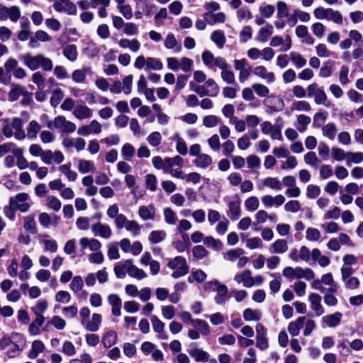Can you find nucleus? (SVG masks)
<instances>
[{
    "instance_id": "nucleus-24",
    "label": "nucleus",
    "mask_w": 363,
    "mask_h": 363,
    "mask_svg": "<svg viewBox=\"0 0 363 363\" xmlns=\"http://www.w3.org/2000/svg\"><path fill=\"white\" fill-rule=\"evenodd\" d=\"M241 214L240 201L239 200L231 201L228 204V216L233 220H238Z\"/></svg>"
},
{
    "instance_id": "nucleus-48",
    "label": "nucleus",
    "mask_w": 363,
    "mask_h": 363,
    "mask_svg": "<svg viewBox=\"0 0 363 363\" xmlns=\"http://www.w3.org/2000/svg\"><path fill=\"white\" fill-rule=\"evenodd\" d=\"M203 86L207 91H208L209 96H216L219 92V87L213 79H208L205 81Z\"/></svg>"
},
{
    "instance_id": "nucleus-5",
    "label": "nucleus",
    "mask_w": 363,
    "mask_h": 363,
    "mask_svg": "<svg viewBox=\"0 0 363 363\" xmlns=\"http://www.w3.org/2000/svg\"><path fill=\"white\" fill-rule=\"evenodd\" d=\"M168 267L175 269L172 277L174 279L179 278L186 275L189 272V266L186 264V259L181 256H177L167 263Z\"/></svg>"
},
{
    "instance_id": "nucleus-12",
    "label": "nucleus",
    "mask_w": 363,
    "mask_h": 363,
    "mask_svg": "<svg viewBox=\"0 0 363 363\" xmlns=\"http://www.w3.org/2000/svg\"><path fill=\"white\" fill-rule=\"evenodd\" d=\"M73 115L80 121L89 119L93 116V111L85 104H77L73 110Z\"/></svg>"
},
{
    "instance_id": "nucleus-6",
    "label": "nucleus",
    "mask_w": 363,
    "mask_h": 363,
    "mask_svg": "<svg viewBox=\"0 0 363 363\" xmlns=\"http://www.w3.org/2000/svg\"><path fill=\"white\" fill-rule=\"evenodd\" d=\"M30 196L27 193H18L15 196L9 199V204L12 208L18 209L21 212H27L30 205L28 202Z\"/></svg>"
},
{
    "instance_id": "nucleus-35",
    "label": "nucleus",
    "mask_w": 363,
    "mask_h": 363,
    "mask_svg": "<svg viewBox=\"0 0 363 363\" xmlns=\"http://www.w3.org/2000/svg\"><path fill=\"white\" fill-rule=\"evenodd\" d=\"M24 229L31 234H36L38 232L36 222L35 220V215L30 214L24 217Z\"/></svg>"
},
{
    "instance_id": "nucleus-25",
    "label": "nucleus",
    "mask_w": 363,
    "mask_h": 363,
    "mask_svg": "<svg viewBox=\"0 0 363 363\" xmlns=\"http://www.w3.org/2000/svg\"><path fill=\"white\" fill-rule=\"evenodd\" d=\"M306 321V317H298L294 321H291L288 325V331L292 336H297L300 330L303 328Z\"/></svg>"
},
{
    "instance_id": "nucleus-11",
    "label": "nucleus",
    "mask_w": 363,
    "mask_h": 363,
    "mask_svg": "<svg viewBox=\"0 0 363 363\" xmlns=\"http://www.w3.org/2000/svg\"><path fill=\"white\" fill-rule=\"evenodd\" d=\"M133 263L132 259H126L115 265L113 271L116 277L118 279H123L126 274H129Z\"/></svg>"
},
{
    "instance_id": "nucleus-59",
    "label": "nucleus",
    "mask_w": 363,
    "mask_h": 363,
    "mask_svg": "<svg viewBox=\"0 0 363 363\" xmlns=\"http://www.w3.org/2000/svg\"><path fill=\"white\" fill-rule=\"evenodd\" d=\"M291 108L298 111L308 112L311 110V106L306 101H296L293 102Z\"/></svg>"
},
{
    "instance_id": "nucleus-3",
    "label": "nucleus",
    "mask_w": 363,
    "mask_h": 363,
    "mask_svg": "<svg viewBox=\"0 0 363 363\" xmlns=\"http://www.w3.org/2000/svg\"><path fill=\"white\" fill-rule=\"evenodd\" d=\"M308 96L314 98V102L317 105H324L326 107L330 106V103L328 100V96L322 87L316 83L309 84L307 88Z\"/></svg>"
},
{
    "instance_id": "nucleus-42",
    "label": "nucleus",
    "mask_w": 363,
    "mask_h": 363,
    "mask_svg": "<svg viewBox=\"0 0 363 363\" xmlns=\"http://www.w3.org/2000/svg\"><path fill=\"white\" fill-rule=\"evenodd\" d=\"M96 167L94 162L89 160L81 159L78 163V170L82 174H86L88 172H94Z\"/></svg>"
},
{
    "instance_id": "nucleus-62",
    "label": "nucleus",
    "mask_w": 363,
    "mask_h": 363,
    "mask_svg": "<svg viewBox=\"0 0 363 363\" xmlns=\"http://www.w3.org/2000/svg\"><path fill=\"white\" fill-rule=\"evenodd\" d=\"M194 61L188 57H183L179 60V70L181 69L184 72H188L192 70Z\"/></svg>"
},
{
    "instance_id": "nucleus-34",
    "label": "nucleus",
    "mask_w": 363,
    "mask_h": 363,
    "mask_svg": "<svg viewBox=\"0 0 363 363\" xmlns=\"http://www.w3.org/2000/svg\"><path fill=\"white\" fill-rule=\"evenodd\" d=\"M41 130V125L40 123L35 121L32 120L28 125L26 130V137L29 139H35L36 138L38 133H40Z\"/></svg>"
},
{
    "instance_id": "nucleus-7",
    "label": "nucleus",
    "mask_w": 363,
    "mask_h": 363,
    "mask_svg": "<svg viewBox=\"0 0 363 363\" xmlns=\"http://www.w3.org/2000/svg\"><path fill=\"white\" fill-rule=\"evenodd\" d=\"M21 12L16 6L7 7L0 4V20L9 19L11 22L16 23L21 18Z\"/></svg>"
},
{
    "instance_id": "nucleus-13",
    "label": "nucleus",
    "mask_w": 363,
    "mask_h": 363,
    "mask_svg": "<svg viewBox=\"0 0 363 363\" xmlns=\"http://www.w3.org/2000/svg\"><path fill=\"white\" fill-rule=\"evenodd\" d=\"M234 280L238 283H242L243 286L247 288L252 287L255 284L254 278L252 277V272L249 269L244 270L240 274H237Z\"/></svg>"
},
{
    "instance_id": "nucleus-46",
    "label": "nucleus",
    "mask_w": 363,
    "mask_h": 363,
    "mask_svg": "<svg viewBox=\"0 0 363 363\" xmlns=\"http://www.w3.org/2000/svg\"><path fill=\"white\" fill-rule=\"evenodd\" d=\"M162 68L163 64L160 60L152 57H147V67H145L146 72L150 70H161Z\"/></svg>"
},
{
    "instance_id": "nucleus-14",
    "label": "nucleus",
    "mask_w": 363,
    "mask_h": 363,
    "mask_svg": "<svg viewBox=\"0 0 363 363\" xmlns=\"http://www.w3.org/2000/svg\"><path fill=\"white\" fill-rule=\"evenodd\" d=\"M11 125L15 130L14 138L17 140H23L26 138V133L23 130V121L21 118L15 117L12 119Z\"/></svg>"
},
{
    "instance_id": "nucleus-53",
    "label": "nucleus",
    "mask_w": 363,
    "mask_h": 363,
    "mask_svg": "<svg viewBox=\"0 0 363 363\" xmlns=\"http://www.w3.org/2000/svg\"><path fill=\"white\" fill-rule=\"evenodd\" d=\"M165 222L169 225H174L177 220L176 213L170 208L167 207L163 211Z\"/></svg>"
},
{
    "instance_id": "nucleus-37",
    "label": "nucleus",
    "mask_w": 363,
    "mask_h": 363,
    "mask_svg": "<svg viewBox=\"0 0 363 363\" xmlns=\"http://www.w3.org/2000/svg\"><path fill=\"white\" fill-rule=\"evenodd\" d=\"M288 245L286 240L282 239L277 240L269 247L272 253L282 254L287 251Z\"/></svg>"
},
{
    "instance_id": "nucleus-28",
    "label": "nucleus",
    "mask_w": 363,
    "mask_h": 363,
    "mask_svg": "<svg viewBox=\"0 0 363 363\" xmlns=\"http://www.w3.org/2000/svg\"><path fill=\"white\" fill-rule=\"evenodd\" d=\"M342 314L340 312H335L331 315L323 317L322 320L330 328H335L340 325Z\"/></svg>"
},
{
    "instance_id": "nucleus-58",
    "label": "nucleus",
    "mask_w": 363,
    "mask_h": 363,
    "mask_svg": "<svg viewBox=\"0 0 363 363\" xmlns=\"http://www.w3.org/2000/svg\"><path fill=\"white\" fill-rule=\"evenodd\" d=\"M48 306V302L45 300H42L38 301L31 309L35 316H43V313L47 310Z\"/></svg>"
},
{
    "instance_id": "nucleus-38",
    "label": "nucleus",
    "mask_w": 363,
    "mask_h": 363,
    "mask_svg": "<svg viewBox=\"0 0 363 363\" xmlns=\"http://www.w3.org/2000/svg\"><path fill=\"white\" fill-rule=\"evenodd\" d=\"M45 320L44 316H35V320L29 325L28 331L31 335H38L40 333V328Z\"/></svg>"
},
{
    "instance_id": "nucleus-21",
    "label": "nucleus",
    "mask_w": 363,
    "mask_h": 363,
    "mask_svg": "<svg viewBox=\"0 0 363 363\" xmlns=\"http://www.w3.org/2000/svg\"><path fill=\"white\" fill-rule=\"evenodd\" d=\"M10 88L11 89L9 92V100L10 101L18 100L20 96H23L27 90L22 85L15 83H10Z\"/></svg>"
},
{
    "instance_id": "nucleus-51",
    "label": "nucleus",
    "mask_w": 363,
    "mask_h": 363,
    "mask_svg": "<svg viewBox=\"0 0 363 363\" xmlns=\"http://www.w3.org/2000/svg\"><path fill=\"white\" fill-rule=\"evenodd\" d=\"M263 185L272 189L281 190L282 189L281 182L277 177H267L263 181Z\"/></svg>"
},
{
    "instance_id": "nucleus-27",
    "label": "nucleus",
    "mask_w": 363,
    "mask_h": 363,
    "mask_svg": "<svg viewBox=\"0 0 363 363\" xmlns=\"http://www.w3.org/2000/svg\"><path fill=\"white\" fill-rule=\"evenodd\" d=\"M102 320V317L99 313H94L91 317V320L85 322V328L90 332H96L99 330Z\"/></svg>"
},
{
    "instance_id": "nucleus-15",
    "label": "nucleus",
    "mask_w": 363,
    "mask_h": 363,
    "mask_svg": "<svg viewBox=\"0 0 363 363\" xmlns=\"http://www.w3.org/2000/svg\"><path fill=\"white\" fill-rule=\"evenodd\" d=\"M254 74L257 77L265 80L267 84H272L275 80L274 74L272 72H269L263 65L255 67L254 69Z\"/></svg>"
},
{
    "instance_id": "nucleus-16",
    "label": "nucleus",
    "mask_w": 363,
    "mask_h": 363,
    "mask_svg": "<svg viewBox=\"0 0 363 363\" xmlns=\"http://www.w3.org/2000/svg\"><path fill=\"white\" fill-rule=\"evenodd\" d=\"M156 208L154 204L141 206L138 208V216L143 220H154L155 218Z\"/></svg>"
},
{
    "instance_id": "nucleus-52",
    "label": "nucleus",
    "mask_w": 363,
    "mask_h": 363,
    "mask_svg": "<svg viewBox=\"0 0 363 363\" xmlns=\"http://www.w3.org/2000/svg\"><path fill=\"white\" fill-rule=\"evenodd\" d=\"M166 238V233L164 230H153L148 237L149 241L152 244L162 242Z\"/></svg>"
},
{
    "instance_id": "nucleus-8",
    "label": "nucleus",
    "mask_w": 363,
    "mask_h": 363,
    "mask_svg": "<svg viewBox=\"0 0 363 363\" xmlns=\"http://www.w3.org/2000/svg\"><path fill=\"white\" fill-rule=\"evenodd\" d=\"M23 342V335L21 333L13 332L9 335H4L0 339V349L4 350L11 345H15L16 349H18V343Z\"/></svg>"
},
{
    "instance_id": "nucleus-32",
    "label": "nucleus",
    "mask_w": 363,
    "mask_h": 363,
    "mask_svg": "<svg viewBox=\"0 0 363 363\" xmlns=\"http://www.w3.org/2000/svg\"><path fill=\"white\" fill-rule=\"evenodd\" d=\"M194 162L197 167L206 169L212 164L213 160L209 155L202 153L196 157Z\"/></svg>"
},
{
    "instance_id": "nucleus-39",
    "label": "nucleus",
    "mask_w": 363,
    "mask_h": 363,
    "mask_svg": "<svg viewBox=\"0 0 363 363\" xmlns=\"http://www.w3.org/2000/svg\"><path fill=\"white\" fill-rule=\"evenodd\" d=\"M62 53L67 60L74 62L78 55L77 46L72 44L67 45L63 48Z\"/></svg>"
},
{
    "instance_id": "nucleus-54",
    "label": "nucleus",
    "mask_w": 363,
    "mask_h": 363,
    "mask_svg": "<svg viewBox=\"0 0 363 363\" xmlns=\"http://www.w3.org/2000/svg\"><path fill=\"white\" fill-rule=\"evenodd\" d=\"M194 327L197 326L198 330L203 336L208 335L211 333V329L208 323L201 319H195L194 320Z\"/></svg>"
},
{
    "instance_id": "nucleus-60",
    "label": "nucleus",
    "mask_w": 363,
    "mask_h": 363,
    "mask_svg": "<svg viewBox=\"0 0 363 363\" xmlns=\"http://www.w3.org/2000/svg\"><path fill=\"white\" fill-rule=\"evenodd\" d=\"M252 88L259 97H267L269 94V88L262 84L255 83Z\"/></svg>"
},
{
    "instance_id": "nucleus-64",
    "label": "nucleus",
    "mask_w": 363,
    "mask_h": 363,
    "mask_svg": "<svg viewBox=\"0 0 363 363\" xmlns=\"http://www.w3.org/2000/svg\"><path fill=\"white\" fill-rule=\"evenodd\" d=\"M83 286H84V281H83L82 277L81 276H75L72 279V280L69 284V288L73 292L77 293L82 289Z\"/></svg>"
},
{
    "instance_id": "nucleus-50",
    "label": "nucleus",
    "mask_w": 363,
    "mask_h": 363,
    "mask_svg": "<svg viewBox=\"0 0 363 363\" xmlns=\"http://www.w3.org/2000/svg\"><path fill=\"white\" fill-rule=\"evenodd\" d=\"M137 9H140L144 15L150 16L152 10L155 8V5L150 4L147 0H140L136 4Z\"/></svg>"
},
{
    "instance_id": "nucleus-18",
    "label": "nucleus",
    "mask_w": 363,
    "mask_h": 363,
    "mask_svg": "<svg viewBox=\"0 0 363 363\" xmlns=\"http://www.w3.org/2000/svg\"><path fill=\"white\" fill-rule=\"evenodd\" d=\"M120 48L129 49L133 52H137L140 48V43L136 38H121L118 41Z\"/></svg>"
},
{
    "instance_id": "nucleus-2",
    "label": "nucleus",
    "mask_w": 363,
    "mask_h": 363,
    "mask_svg": "<svg viewBox=\"0 0 363 363\" xmlns=\"http://www.w3.org/2000/svg\"><path fill=\"white\" fill-rule=\"evenodd\" d=\"M47 127L50 130H59L67 134L72 133L77 129L75 123L67 120L64 116H57L53 120H48Z\"/></svg>"
},
{
    "instance_id": "nucleus-4",
    "label": "nucleus",
    "mask_w": 363,
    "mask_h": 363,
    "mask_svg": "<svg viewBox=\"0 0 363 363\" xmlns=\"http://www.w3.org/2000/svg\"><path fill=\"white\" fill-rule=\"evenodd\" d=\"M205 286L206 288L212 289L216 292L214 299L217 304L224 303L228 300V289L225 284H223L218 280L215 279L206 283Z\"/></svg>"
},
{
    "instance_id": "nucleus-22",
    "label": "nucleus",
    "mask_w": 363,
    "mask_h": 363,
    "mask_svg": "<svg viewBox=\"0 0 363 363\" xmlns=\"http://www.w3.org/2000/svg\"><path fill=\"white\" fill-rule=\"evenodd\" d=\"M108 301L111 306L112 313L116 316H120L121 314V309L122 305L121 298L117 294H112L108 296Z\"/></svg>"
},
{
    "instance_id": "nucleus-33",
    "label": "nucleus",
    "mask_w": 363,
    "mask_h": 363,
    "mask_svg": "<svg viewBox=\"0 0 363 363\" xmlns=\"http://www.w3.org/2000/svg\"><path fill=\"white\" fill-rule=\"evenodd\" d=\"M117 339V333L113 330H108L102 337L101 342L104 347L109 348L116 343Z\"/></svg>"
},
{
    "instance_id": "nucleus-9",
    "label": "nucleus",
    "mask_w": 363,
    "mask_h": 363,
    "mask_svg": "<svg viewBox=\"0 0 363 363\" xmlns=\"http://www.w3.org/2000/svg\"><path fill=\"white\" fill-rule=\"evenodd\" d=\"M52 6L57 12H65L68 15H76L77 12L76 5L71 0H55Z\"/></svg>"
},
{
    "instance_id": "nucleus-47",
    "label": "nucleus",
    "mask_w": 363,
    "mask_h": 363,
    "mask_svg": "<svg viewBox=\"0 0 363 363\" xmlns=\"http://www.w3.org/2000/svg\"><path fill=\"white\" fill-rule=\"evenodd\" d=\"M203 243L208 247H210L214 250L220 251L223 248V243L219 240L215 239L212 236H207L203 238Z\"/></svg>"
},
{
    "instance_id": "nucleus-41",
    "label": "nucleus",
    "mask_w": 363,
    "mask_h": 363,
    "mask_svg": "<svg viewBox=\"0 0 363 363\" xmlns=\"http://www.w3.org/2000/svg\"><path fill=\"white\" fill-rule=\"evenodd\" d=\"M311 119L309 116L300 114L297 116L296 129L300 133H303L307 129V126L311 123Z\"/></svg>"
},
{
    "instance_id": "nucleus-44",
    "label": "nucleus",
    "mask_w": 363,
    "mask_h": 363,
    "mask_svg": "<svg viewBox=\"0 0 363 363\" xmlns=\"http://www.w3.org/2000/svg\"><path fill=\"white\" fill-rule=\"evenodd\" d=\"M289 58L297 69L304 67L307 62L306 60L297 52H291L289 53Z\"/></svg>"
},
{
    "instance_id": "nucleus-23",
    "label": "nucleus",
    "mask_w": 363,
    "mask_h": 363,
    "mask_svg": "<svg viewBox=\"0 0 363 363\" xmlns=\"http://www.w3.org/2000/svg\"><path fill=\"white\" fill-rule=\"evenodd\" d=\"M39 238H40V243L43 245L45 251H49L52 253L57 251L58 245L56 240L49 239V236L46 234L40 235Z\"/></svg>"
},
{
    "instance_id": "nucleus-49",
    "label": "nucleus",
    "mask_w": 363,
    "mask_h": 363,
    "mask_svg": "<svg viewBox=\"0 0 363 363\" xmlns=\"http://www.w3.org/2000/svg\"><path fill=\"white\" fill-rule=\"evenodd\" d=\"M304 162L313 167H317L320 163V160L316 155L315 152L310 151L304 155Z\"/></svg>"
},
{
    "instance_id": "nucleus-55",
    "label": "nucleus",
    "mask_w": 363,
    "mask_h": 363,
    "mask_svg": "<svg viewBox=\"0 0 363 363\" xmlns=\"http://www.w3.org/2000/svg\"><path fill=\"white\" fill-rule=\"evenodd\" d=\"M243 318L246 321L259 320L261 318V313L258 310L247 308L243 312Z\"/></svg>"
},
{
    "instance_id": "nucleus-1",
    "label": "nucleus",
    "mask_w": 363,
    "mask_h": 363,
    "mask_svg": "<svg viewBox=\"0 0 363 363\" xmlns=\"http://www.w3.org/2000/svg\"><path fill=\"white\" fill-rule=\"evenodd\" d=\"M20 59L32 71L40 67L44 71L49 72L53 68L52 61L42 53H38L35 55H33L31 53H25L21 55Z\"/></svg>"
},
{
    "instance_id": "nucleus-45",
    "label": "nucleus",
    "mask_w": 363,
    "mask_h": 363,
    "mask_svg": "<svg viewBox=\"0 0 363 363\" xmlns=\"http://www.w3.org/2000/svg\"><path fill=\"white\" fill-rule=\"evenodd\" d=\"M125 229L133 237H137L141 233L142 226L134 220H129L125 226Z\"/></svg>"
},
{
    "instance_id": "nucleus-43",
    "label": "nucleus",
    "mask_w": 363,
    "mask_h": 363,
    "mask_svg": "<svg viewBox=\"0 0 363 363\" xmlns=\"http://www.w3.org/2000/svg\"><path fill=\"white\" fill-rule=\"evenodd\" d=\"M323 135L329 140H334L337 134L336 125L334 123H328L322 128Z\"/></svg>"
},
{
    "instance_id": "nucleus-31",
    "label": "nucleus",
    "mask_w": 363,
    "mask_h": 363,
    "mask_svg": "<svg viewBox=\"0 0 363 363\" xmlns=\"http://www.w3.org/2000/svg\"><path fill=\"white\" fill-rule=\"evenodd\" d=\"M45 350V345L40 340H34L32 342L31 349L28 352V357L31 359L38 357V354L43 352Z\"/></svg>"
},
{
    "instance_id": "nucleus-63",
    "label": "nucleus",
    "mask_w": 363,
    "mask_h": 363,
    "mask_svg": "<svg viewBox=\"0 0 363 363\" xmlns=\"http://www.w3.org/2000/svg\"><path fill=\"white\" fill-rule=\"evenodd\" d=\"M133 80V76L132 74H129L123 79L121 86H122V90L125 94L128 95L131 93Z\"/></svg>"
},
{
    "instance_id": "nucleus-36",
    "label": "nucleus",
    "mask_w": 363,
    "mask_h": 363,
    "mask_svg": "<svg viewBox=\"0 0 363 363\" xmlns=\"http://www.w3.org/2000/svg\"><path fill=\"white\" fill-rule=\"evenodd\" d=\"M29 153L33 157H40L43 162L45 163L46 156L48 154V150H44L38 144H31L28 149Z\"/></svg>"
},
{
    "instance_id": "nucleus-57",
    "label": "nucleus",
    "mask_w": 363,
    "mask_h": 363,
    "mask_svg": "<svg viewBox=\"0 0 363 363\" xmlns=\"http://www.w3.org/2000/svg\"><path fill=\"white\" fill-rule=\"evenodd\" d=\"M46 205L49 208L58 211L61 208L62 203L60 199L54 196H49L46 199Z\"/></svg>"
},
{
    "instance_id": "nucleus-19",
    "label": "nucleus",
    "mask_w": 363,
    "mask_h": 363,
    "mask_svg": "<svg viewBox=\"0 0 363 363\" xmlns=\"http://www.w3.org/2000/svg\"><path fill=\"white\" fill-rule=\"evenodd\" d=\"M79 244L82 249L89 248L91 251H98L101 247V242L95 238H82L79 240Z\"/></svg>"
},
{
    "instance_id": "nucleus-17",
    "label": "nucleus",
    "mask_w": 363,
    "mask_h": 363,
    "mask_svg": "<svg viewBox=\"0 0 363 363\" xmlns=\"http://www.w3.org/2000/svg\"><path fill=\"white\" fill-rule=\"evenodd\" d=\"M321 296L315 293H311L308 296V301L311 304V308L313 310L318 316L324 313L325 310L321 305Z\"/></svg>"
},
{
    "instance_id": "nucleus-26",
    "label": "nucleus",
    "mask_w": 363,
    "mask_h": 363,
    "mask_svg": "<svg viewBox=\"0 0 363 363\" xmlns=\"http://www.w3.org/2000/svg\"><path fill=\"white\" fill-rule=\"evenodd\" d=\"M203 16L209 25H214L217 23H224L226 19L225 15L223 12H218L217 13L206 12L203 13Z\"/></svg>"
},
{
    "instance_id": "nucleus-20",
    "label": "nucleus",
    "mask_w": 363,
    "mask_h": 363,
    "mask_svg": "<svg viewBox=\"0 0 363 363\" xmlns=\"http://www.w3.org/2000/svg\"><path fill=\"white\" fill-rule=\"evenodd\" d=\"M189 355L197 362H206L208 361L210 354L203 350L194 347L188 351Z\"/></svg>"
},
{
    "instance_id": "nucleus-30",
    "label": "nucleus",
    "mask_w": 363,
    "mask_h": 363,
    "mask_svg": "<svg viewBox=\"0 0 363 363\" xmlns=\"http://www.w3.org/2000/svg\"><path fill=\"white\" fill-rule=\"evenodd\" d=\"M48 153L45 162L46 164H50L52 161L56 164H60L65 159L64 155L60 150L52 152L51 150H48Z\"/></svg>"
},
{
    "instance_id": "nucleus-40",
    "label": "nucleus",
    "mask_w": 363,
    "mask_h": 363,
    "mask_svg": "<svg viewBox=\"0 0 363 363\" xmlns=\"http://www.w3.org/2000/svg\"><path fill=\"white\" fill-rule=\"evenodd\" d=\"M211 40L218 46V48L221 49L223 48L226 38L223 31L217 30L213 31L211 35Z\"/></svg>"
},
{
    "instance_id": "nucleus-61",
    "label": "nucleus",
    "mask_w": 363,
    "mask_h": 363,
    "mask_svg": "<svg viewBox=\"0 0 363 363\" xmlns=\"http://www.w3.org/2000/svg\"><path fill=\"white\" fill-rule=\"evenodd\" d=\"M237 17L240 21H248L252 18L250 9L246 6H242L237 11Z\"/></svg>"
},
{
    "instance_id": "nucleus-10",
    "label": "nucleus",
    "mask_w": 363,
    "mask_h": 363,
    "mask_svg": "<svg viewBox=\"0 0 363 363\" xmlns=\"http://www.w3.org/2000/svg\"><path fill=\"white\" fill-rule=\"evenodd\" d=\"M91 232L95 236L108 239L112 235V230L109 225L97 222L91 225Z\"/></svg>"
},
{
    "instance_id": "nucleus-29",
    "label": "nucleus",
    "mask_w": 363,
    "mask_h": 363,
    "mask_svg": "<svg viewBox=\"0 0 363 363\" xmlns=\"http://www.w3.org/2000/svg\"><path fill=\"white\" fill-rule=\"evenodd\" d=\"M273 31V26L269 23L266 24L259 29L256 38L257 40L259 42H266L272 35Z\"/></svg>"
},
{
    "instance_id": "nucleus-56",
    "label": "nucleus",
    "mask_w": 363,
    "mask_h": 363,
    "mask_svg": "<svg viewBox=\"0 0 363 363\" xmlns=\"http://www.w3.org/2000/svg\"><path fill=\"white\" fill-rule=\"evenodd\" d=\"M130 277L136 279L138 280H142L145 279L147 277L146 272L142 269L138 268L137 266L133 264L130 273L128 274Z\"/></svg>"
}]
</instances>
